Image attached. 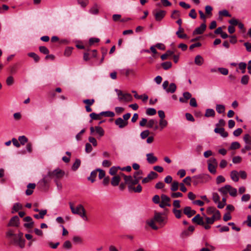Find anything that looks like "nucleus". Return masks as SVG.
I'll list each match as a JSON object with an SVG mask.
<instances>
[{"label":"nucleus","mask_w":251,"mask_h":251,"mask_svg":"<svg viewBox=\"0 0 251 251\" xmlns=\"http://www.w3.org/2000/svg\"><path fill=\"white\" fill-rule=\"evenodd\" d=\"M23 236L22 232H19L18 234H16L12 229H9L6 233V238L12 237V243L18 245L21 248H24L25 246V240Z\"/></svg>","instance_id":"f257e3e1"},{"label":"nucleus","mask_w":251,"mask_h":251,"mask_svg":"<svg viewBox=\"0 0 251 251\" xmlns=\"http://www.w3.org/2000/svg\"><path fill=\"white\" fill-rule=\"evenodd\" d=\"M69 205L73 214L78 215L84 221H88V218L86 215V210L82 204H79L75 207L74 204L70 202Z\"/></svg>","instance_id":"f03ea898"},{"label":"nucleus","mask_w":251,"mask_h":251,"mask_svg":"<svg viewBox=\"0 0 251 251\" xmlns=\"http://www.w3.org/2000/svg\"><path fill=\"white\" fill-rule=\"evenodd\" d=\"M143 171L139 170L136 172L133 175L134 178L131 176H125V183L127 184L128 186H134L139 183V180L142 178V176H137V175H142Z\"/></svg>","instance_id":"7ed1b4c3"},{"label":"nucleus","mask_w":251,"mask_h":251,"mask_svg":"<svg viewBox=\"0 0 251 251\" xmlns=\"http://www.w3.org/2000/svg\"><path fill=\"white\" fill-rule=\"evenodd\" d=\"M115 91L117 93L119 101L121 102H127L132 100V97L131 94L129 93H123L120 90L116 89Z\"/></svg>","instance_id":"20e7f679"},{"label":"nucleus","mask_w":251,"mask_h":251,"mask_svg":"<svg viewBox=\"0 0 251 251\" xmlns=\"http://www.w3.org/2000/svg\"><path fill=\"white\" fill-rule=\"evenodd\" d=\"M65 175V172L59 168L54 170L53 171H49L48 173V176L50 178H54L59 179L62 178Z\"/></svg>","instance_id":"39448f33"},{"label":"nucleus","mask_w":251,"mask_h":251,"mask_svg":"<svg viewBox=\"0 0 251 251\" xmlns=\"http://www.w3.org/2000/svg\"><path fill=\"white\" fill-rule=\"evenodd\" d=\"M90 133L92 135H95V133L99 135L100 138L104 135V131L102 128L99 126H96L95 127L91 126L90 128Z\"/></svg>","instance_id":"423d86ee"},{"label":"nucleus","mask_w":251,"mask_h":251,"mask_svg":"<svg viewBox=\"0 0 251 251\" xmlns=\"http://www.w3.org/2000/svg\"><path fill=\"white\" fill-rule=\"evenodd\" d=\"M161 202L159 204V206L161 208H164L165 206H170V203L171 201L170 198L167 195L162 194L161 196Z\"/></svg>","instance_id":"0eeeda50"},{"label":"nucleus","mask_w":251,"mask_h":251,"mask_svg":"<svg viewBox=\"0 0 251 251\" xmlns=\"http://www.w3.org/2000/svg\"><path fill=\"white\" fill-rule=\"evenodd\" d=\"M176 23L179 25L178 30L176 31V34L177 36L181 39H184L187 37V36L186 34H180V33L184 32V29L181 27L182 20L179 19L176 21Z\"/></svg>","instance_id":"6e6552de"},{"label":"nucleus","mask_w":251,"mask_h":251,"mask_svg":"<svg viewBox=\"0 0 251 251\" xmlns=\"http://www.w3.org/2000/svg\"><path fill=\"white\" fill-rule=\"evenodd\" d=\"M20 225L19 218L17 216L13 217L8 224V226L18 227Z\"/></svg>","instance_id":"1a4fd4ad"},{"label":"nucleus","mask_w":251,"mask_h":251,"mask_svg":"<svg viewBox=\"0 0 251 251\" xmlns=\"http://www.w3.org/2000/svg\"><path fill=\"white\" fill-rule=\"evenodd\" d=\"M115 124L119 128H123L128 125V121H124L122 118H118L115 121Z\"/></svg>","instance_id":"9d476101"},{"label":"nucleus","mask_w":251,"mask_h":251,"mask_svg":"<svg viewBox=\"0 0 251 251\" xmlns=\"http://www.w3.org/2000/svg\"><path fill=\"white\" fill-rule=\"evenodd\" d=\"M206 27V24L203 23L200 26L196 28L195 30L193 31V35H197V34H201L203 33V32L205 31Z\"/></svg>","instance_id":"9b49d317"},{"label":"nucleus","mask_w":251,"mask_h":251,"mask_svg":"<svg viewBox=\"0 0 251 251\" xmlns=\"http://www.w3.org/2000/svg\"><path fill=\"white\" fill-rule=\"evenodd\" d=\"M183 213L188 217L190 218L196 214V211L191 209L189 206H186L183 209Z\"/></svg>","instance_id":"f8f14e48"},{"label":"nucleus","mask_w":251,"mask_h":251,"mask_svg":"<svg viewBox=\"0 0 251 251\" xmlns=\"http://www.w3.org/2000/svg\"><path fill=\"white\" fill-rule=\"evenodd\" d=\"M147 160L151 164H153L157 162V158L152 153H149L146 154Z\"/></svg>","instance_id":"ddd939ff"},{"label":"nucleus","mask_w":251,"mask_h":251,"mask_svg":"<svg viewBox=\"0 0 251 251\" xmlns=\"http://www.w3.org/2000/svg\"><path fill=\"white\" fill-rule=\"evenodd\" d=\"M183 98H180L179 100L181 103H186L189 99L192 98V95L188 92H185L183 93Z\"/></svg>","instance_id":"4468645a"},{"label":"nucleus","mask_w":251,"mask_h":251,"mask_svg":"<svg viewBox=\"0 0 251 251\" xmlns=\"http://www.w3.org/2000/svg\"><path fill=\"white\" fill-rule=\"evenodd\" d=\"M154 17L156 21H161L165 16L166 11L164 10H159L154 13Z\"/></svg>","instance_id":"2eb2a0df"},{"label":"nucleus","mask_w":251,"mask_h":251,"mask_svg":"<svg viewBox=\"0 0 251 251\" xmlns=\"http://www.w3.org/2000/svg\"><path fill=\"white\" fill-rule=\"evenodd\" d=\"M192 222L199 225L204 226V221L203 218L201 217L200 214L196 215L193 219Z\"/></svg>","instance_id":"dca6fc26"},{"label":"nucleus","mask_w":251,"mask_h":251,"mask_svg":"<svg viewBox=\"0 0 251 251\" xmlns=\"http://www.w3.org/2000/svg\"><path fill=\"white\" fill-rule=\"evenodd\" d=\"M214 132L216 133L220 134L221 136L223 137H226L228 136V133L225 131V129L223 127H216L214 129Z\"/></svg>","instance_id":"f3484780"},{"label":"nucleus","mask_w":251,"mask_h":251,"mask_svg":"<svg viewBox=\"0 0 251 251\" xmlns=\"http://www.w3.org/2000/svg\"><path fill=\"white\" fill-rule=\"evenodd\" d=\"M153 219L155 222L159 224L162 223L165 220V217L160 213H155Z\"/></svg>","instance_id":"a211bd4d"},{"label":"nucleus","mask_w":251,"mask_h":251,"mask_svg":"<svg viewBox=\"0 0 251 251\" xmlns=\"http://www.w3.org/2000/svg\"><path fill=\"white\" fill-rule=\"evenodd\" d=\"M128 189L130 192H134L135 193H140L142 191V187L140 185H138L136 187L134 186H128Z\"/></svg>","instance_id":"6ab92c4d"},{"label":"nucleus","mask_w":251,"mask_h":251,"mask_svg":"<svg viewBox=\"0 0 251 251\" xmlns=\"http://www.w3.org/2000/svg\"><path fill=\"white\" fill-rule=\"evenodd\" d=\"M203 58L200 55H197L195 58L194 62L198 66H201L204 63Z\"/></svg>","instance_id":"aec40b11"},{"label":"nucleus","mask_w":251,"mask_h":251,"mask_svg":"<svg viewBox=\"0 0 251 251\" xmlns=\"http://www.w3.org/2000/svg\"><path fill=\"white\" fill-rule=\"evenodd\" d=\"M36 185L35 183H29L27 186V190L25 191V194L27 196L31 195L33 193V190L35 189Z\"/></svg>","instance_id":"412c9836"},{"label":"nucleus","mask_w":251,"mask_h":251,"mask_svg":"<svg viewBox=\"0 0 251 251\" xmlns=\"http://www.w3.org/2000/svg\"><path fill=\"white\" fill-rule=\"evenodd\" d=\"M121 180L120 176L119 175L115 176L112 178L111 184L113 186H118Z\"/></svg>","instance_id":"4be33fe9"},{"label":"nucleus","mask_w":251,"mask_h":251,"mask_svg":"<svg viewBox=\"0 0 251 251\" xmlns=\"http://www.w3.org/2000/svg\"><path fill=\"white\" fill-rule=\"evenodd\" d=\"M229 188H230V185H226L224 187L220 188L218 189L219 192L221 193L223 195L225 196L227 195L229 191Z\"/></svg>","instance_id":"5701e85b"},{"label":"nucleus","mask_w":251,"mask_h":251,"mask_svg":"<svg viewBox=\"0 0 251 251\" xmlns=\"http://www.w3.org/2000/svg\"><path fill=\"white\" fill-rule=\"evenodd\" d=\"M157 122L156 120H153V119H151V120H149V121L148 122L147 126L149 128H152L153 126H155L154 129L156 130V129H157L158 128V126L157 125Z\"/></svg>","instance_id":"b1692460"},{"label":"nucleus","mask_w":251,"mask_h":251,"mask_svg":"<svg viewBox=\"0 0 251 251\" xmlns=\"http://www.w3.org/2000/svg\"><path fill=\"white\" fill-rule=\"evenodd\" d=\"M176 89V85L174 83H171L169 87L166 90V92L173 93H174Z\"/></svg>","instance_id":"393cba45"},{"label":"nucleus","mask_w":251,"mask_h":251,"mask_svg":"<svg viewBox=\"0 0 251 251\" xmlns=\"http://www.w3.org/2000/svg\"><path fill=\"white\" fill-rule=\"evenodd\" d=\"M100 7L97 4H94L90 9L89 12L92 14L96 15L99 12Z\"/></svg>","instance_id":"a878e982"},{"label":"nucleus","mask_w":251,"mask_h":251,"mask_svg":"<svg viewBox=\"0 0 251 251\" xmlns=\"http://www.w3.org/2000/svg\"><path fill=\"white\" fill-rule=\"evenodd\" d=\"M39 214H35L34 215V217L37 219H43L44 216L46 215L47 213V210H40Z\"/></svg>","instance_id":"bb28decb"},{"label":"nucleus","mask_w":251,"mask_h":251,"mask_svg":"<svg viewBox=\"0 0 251 251\" xmlns=\"http://www.w3.org/2000/svg\"><path fill=\"white\" fill-rule=\"evenodd\" d=\"M230 177L231 179L235 182H237L239 180L238 174L236 171H232L231 172Z\"/></svg>","instance_id":"cd10ccee"},{"label":"nucleus","mask_w":251,"mask_h":251,"mask_svg":"<svg viewBox=\"0 0 251 251\" xmlns=\"http://www.w3.org/2000/svg\"><path fill=\"white\" fill-rule=\"evenodd\" d=\"M215 115V111L213 109H207L204 116L206 117H214Z\"/></svg>","instance_id":"c85d7f7f"},{"label":"nucleus","mask_w":251,"mask_h":251,"mask_svg":"<svg viewBox=\"0 0 251 251\" xmlns=\"http://www.w3.org/2000/svg\"><path fill=\"white\" fill-rule=\"evenodd\" d=\"M27 55L29 57L32 58L34 59L35 62L36 63L38 62L40 59V57L34 52H29L27 54Z\"/></svg>","instance_id":"c756f323"},{"label":"nucleus","mask_w":251,"mask_h":251,"mask_svg":"<svg viewBox=\"0 0 251 251\" xmlns=\"http://www.w3.org/2000/svg\"><path fill=\"white\" fill-rule=\"evenodd\" d=\"M243 139L246 145L251 147V136L249 134H246L244 135Z\"/></svg>","instance_id":"7c9ffc66"},{"label":"nucleus","mask_w":251,"mask_h":251,"mask_svg":"<svg viewBox=\"0 0 251 251\" xmlns=\"http://www.w3.org/2000/svg\"><path fill=\"white\" fill-rule=\"evenodd\" d=\"M179 186V183L176 181H174L172 183L171 186V190L173 192H175L178 189V187Z\"/></svg>","instance_id":"2f4dec72"},{"label":"nucleus","mask_w":251,"mask_h":251,"mask_svg":"<svg viewBox=\"0 0 251 251\" xmlns=\"http://www.w3.org/2000/svg\"><path fill=\"white\" fill-rule=\"evenodd\" d=\"M198 176H201V180L202 182H203L204 181H208L211 179L210 176L207 174H202L199 175Z\"/></svg>","instance_id":"473e14b6"},{"label":"nucleus","mask_w":251,"mask_h":251,"mask_svg":"<svg viewBox=\"0 0 251 251\" xmlns=\"http://www.w3.org/2000/svg\"><path fill=\"white\" fill-rule=\"evenodd\" d=\"M174 53V51H173L170 50H167L165 53L162 54L161 56V58L162 60H166L167 59V58L169 56L172 55Z\"/></svg>","instance_id":"72a5a7b5"},{"label":"nucleus","mask_w":251,"mask_h":251,"mask_svg":"<svg viewBox=\"0 0 251 251\" xmlns=\"http://www.w3.org/2000/svg\"><path fill=\"white\" fill-rule=\"evenodd\" d=\"M22 208V205L20 203H16L13 205L12 213H14L15 212H17L19 210L21 209Z\"/></svg>","instance_id":"f704fd0d"},{"label":"nucleus","mask_w":251,"mask_h":251,"mask_svg":"<svg viewBox=\"0 0 251 251\" xmlns=\"http://www.w3.org/2000/svg\"><path fill=\"white\" fill-rule=\"evenodd\" d=\"M97 176V171L95 170L91 172V175L88 177V179L90 180L92 182H94L95 180V178Z\"/></svg>","instance_id":"c9c22d12"},{"label":"nucleus","mask_w":251,"mask_h":251,"mask_svg":"<svg viewBox=\"0 0 251 251\" xmlns=\"http://www.w3.org/2000/svg\"><path fill=\"white\" fill-rule=\"evenodd\" d=\"M173 212L176 218L177 219H180L182 216V212L180 210H178L176 208H173Z\"/></svg>","instance_id":"e433bc0d"},{"label":"nucleus","mask_w":251,"mask_h":251,"mask_svg":"<svg viewBox=\"0 0 251 251\" xmlns=\"http://www.w3.org/2000/svg\"><path fill=\"white\" fill-rule=\"evenodd\" d=\"M121 169L120 167H112L109 170V174L112 176H115L119 169Z\"/></svg>","instance_id":"4c0bfd02"},{"label":"nucleus","mask_w":251,"mask_h":251,"mask_svg":"<svg viewBox=\"0 0 251 251\" xmlns=\"http://www.w3.org/2000/svg\"><path fill=\"white\" fill-rule=\"evenodd\" d=\"M100 115L101 116H104L107 117H113L114 116L115 114L112 111H105L100 113Z\"/></svg>","instance_id":"58836bf2"},{"label":"nucleus","mask_w":251,"mask_h":251,"mask_svg":"<svg viewBox=\"0 0 251 251\" xmlns=\"http://www.w3.org/2000/svg\"><path fill=\"white\" fill-rule=\"evenodd\" d=\"M201 176H199L198 175L194 176L192 179L194 185H197L199 183L202 182L201 180Z\"/></svg>","instance_id":"ea45409f"},{"label":"nucleus","mask_w":251,"mask_h":251,"mask_svg":"<svg viewBox=\"0 0 251 251\" xmlns=\"http://www.w3.org/2000/svg\"><path fill=\"white\" fill-rule=\"evenodd\" d=\"M216 109L217 112L220 114L224 113L225 110V107L224 105L222 104H217Z\"/></svg>","instance_id":"a19ab883"},{"label":"nucleus","mask_w":251,"mask_h":251,"mask_svg":"<svg viewBox=\"0 0 251 251\" xmlns=\"http://www.w3.org/2000/svg\"><path fill=\"white\" fill-rule=\"evenodd\" d=\"M20 145H24L28 141V139L25 136H21L18 138Z\"/></svg>","instance_id":"79ce46f5"},{"label":"nucleus","mask_w":251,"mask_h":251,"mask_svg":"<svg viewBox=\"0 0 251 251\" xmlns=\"http://www.w3.org/2000/svg\"><path fill=\"white\" fill-rule=\"evenodd\" d=\"M80 165V160L76 159L72 166V170L73 171H76Z\"/></svg>","instance_id":"37998d69"},{"label":"nucleus","mask_w":251,"mask_h":251,"mask_svg":"<svg viewBox=\"0 0 251 251\" xmlns=\"http://www.w3.org/2000/svg\"><path fill=\"white\" fill-rule=\"evenodd\" d=\"M219 15L220 16H225L231 17V15L229 13L228 11L226 10H223L219 12Z\"/></svg>","instance_id":"c03bdc74"},{"label":"nucleus","mask_w":251,"mask_h":251,"mask_svg":"<svg viewBox=\"0 0 251 251\" xmlns=\"http://www.w3.org/2000/svg\"><path fill=\"white\" fill-rule=\"evenodd\" d=\"M48 177H49V176H48V175L46 176H45L39 182L40 184L42 186H46L47 184L49 182V180L48 179Z\"/></svg>","instance_id":"a18cd8bd"},{"label":"nucleus","mask_w":251,"mask_h":251,"mask_svg":"<svg viewBox=\"0 0 251 251\" xmlns=\"http://www.w3.org/2000/svg\"><path fill=\"white\" fill-rule=\"evenodd\" d=\"M83 102L86 104V106H91L95 102V100L92 99H86L83 100Z\"/></svg>","instance_id":"49530a36"},{"label":"nucleus","mask_w":251,"mask_h":251,"mask_svg":"<svg viewBox=\"0 0 251 251\" xmlns=\"http://www.w3.org/2000/svg\"><path fill=\"white\" fill-rule=\"evenodd\" d=\"M228 193L231 196L236 197L237 196V190L230 186V188H229Z\"/></svg>","instance_id":"de8ad7c7"},{"label":"nucleus","mask_w":251,"mask_h":251,"mask_svg":"<svg viewBox=\"0 0 251 251\" xmlns=\"http://www.w3.org/2000/svg\"><path fill=\"white\" fill-rule=\"evenodd\" d=\"M147 176L149 177L150 180H151L157 178L158 176V174L154 172L151 171L148 174Z\"/></svg>","instance_id":"09e8293b"},{"label":"nucleus","mask_w":251,"mask_h":251,"mask_svg":"<svg viewBox=\"0 0 251 251\" xmlns=\"http://www.w3.org/2000/svg\"><path fill=\"white\" fill-rule=\"evenodd\" d=\"M162 67L164 70H168L171 68L172 63L169 61L165 62L161 64Z\"/></svg>","instance_id":"8fccbe9b"},{"label":"nucleus","mask_w":251,"mask_h":251,"mask_svg":"<svg viewBox=\"0 0 251 251\" xmlns=\"http://www.w3.org/2000/svg\"><path fill=\"white\" fill-rule=\"evenodd\" d=\"M168 125V122L165 119H160L159 121V126L161 129H163Z\"/></svg>","instance_id":"3c124183"},{"label":"nucleus","mask_w":251,"mask_h":251,"mask_svg":"<svg viewBox=\"0 0 251 251\" xmlns=\"http://www.w3.org/2000/svg\"><path fill=\"white\" fill-rule=\"evenodd\" d=\"M249 80V76L247 75H244L242 76L241 80V82L243 85H247Z\"/></svg>","instance_id":"603ef678"},{"label":"nucleus","mask_w":251,"mask_h":251,"mask_svg":"<svg viewBox=\"0 0 251 251\" xmlns=\"http://www.w3.org/2000/svg\"><path fill=\"white\" fill-rule=\"evenodd\" d=\"M156 113V111L154 108H149L146 110V114L148 115H154Z\"/></svg>","instance_id":"864d4df0"},{"label":"nucleus","mask_w":251,"mask_h":251,"mask_svg":"<svg viewBox=\"0 0 251 251\" xmlns=\"http://www.w3.org/2000/svg\"><path fill=\"white\" fill-rule=\"evenodd\" d=\"M155 220L154 219H151L148 223L149 226H150L152 229L154 230H157L158 229V227L155 225Z\"/></svg>","instance_id":"5fc2aeb1"},{"label":"nucleus","mask_w":251,"mask_h":251,"mask_svg":"<svg viewBox=\"0 0 251 251\" xmlns=\"http://www.w3.org/2000/svg\"><path fill=\"white\" fill-rule=\"evenodd\" d=\"M40 51L45 54H48L49 53V50L45 46H40L39 48Z\"/></svg>","instance_id":"6e6d98bb"},{"label":"nucleus","mask_w":251,"mask_h":251,"mask_svg":"<svg viewBox=\"0 0 251 251\" xmlns=\"http://www.w3.org/2000/svg\"><path fill=\"white\" fill-rule=\"evenodd\" d=\"M14 78L12 76H8L6 80V83L8 86H11V85H13L14 83Z\"/></svg>","instance_id":"4d7b16f0"},{"label":"nucleus","mask_w":251,"mask_h":251,"mask_svg":"<svg viewBox=\"0 0 251 251\" xmlns=\"http://www.w3.org/2000/svg\"><path fill=\"white\" fill-rule=\"evenodd\" d=\"M240 147V145L238 142H234L231 143L230 148L231 150H235L239 149Z\"/></svg>","instance_id":"13d9d810"},{"label":"nucleus","mask_w":251,"mask_h":251,"mask_svg":"<svg viewBox=\"0 0 251 251\" xmlns=\"http://www.w3.org/2000/svg\"><path fill=\"white\" fill-rule=\"evenodd\" d=\"M247 64L244 62H241L239 64V68L242 70V73H245Z\"/></svg>","instance_id":"bf43d9fd"},{"label":"nucleus","mask_w":251,"mask_h":251,"mask_svg":"<svg viewBox=\"0 0 251 251\" xmlns=\"http://www.w3.org/2000/svg\"><path fill=\"white\" fill-rule=\"evenodd\" d=\"M149 134H150V131L148 130H146L142 131L141 133L140 136H141V137L142 139H144L146 138H147V137H148Z\"/></svg>","instance_id":"052dcab7"},{"label":"nucleus","mask_w":251,"mask_h":251,"mask_svg":"<svg viewBox=\"0 0 251 251\" xmlns=\"http://www.w3.org/2000/svg\"><path fill=\"white\" fill-rule=\"evenodd\" d=\"M216 166H215L213 165L208 164V168L209 171L211 173L215 174L216 172Z\"/></svg>","instance_id":"680f3d73"},{"label":"nucleus","mask_w":251,"mask_h":251,"mask_svg":"<svg viewBox=\"0 0 251 251\" xmlns=\"http://www.w3.org/2000/svg\"><path fill=\"white\" fill-rule=\"evenodd\" d=\"M73 48L71 47H68L65 49L64 51V55L66 56H69L71 55L72 52Z\"/></svg>","instance_id":"e2e57ef3"},{"label":"nucleus","mask_w":251,"mask_h":251,"mask_svg":"<svg viewBox=\"0 0 251 251\" xmlns=\"http://www.w3.org/2000/svg\"><path fill=\"white\" fill-rule=\"evenodd\" d=\"M63 248L66 249H71L72 248V244L70 241H66L63 244Z\"/></svg>","instance_id":"0e129e2a"},{"label":"nucleus","mask_w":251,"mask_h":251,"mask_svg":"<svg viewBox=\"0 0 251 251\" xmlns=\"http://www.w3.org/2000/svg\"><path fill=\"white\" fill-rule=\"evenodd\" d=\"M212 199L215 203H217L220 201V197L217 193H213L212 194Z\"/></svg>","instance_id":"69168bd1"},{"label":"nucleus","mask_w":251,"mask_h":251,"mask_svg":"<svg viewBox=\"0 0 251 251\" xmlns=\"http://www.w3.org/2000/svg\"><path fill=\"white\" fill-rule=\"evenodd\" d=\"M216 208L214 207H209L206 210L207 214L211 215L213 214L216 210Z\"/></svg>","instance_id":"338daca9"},{"label":"nucleus","mask_w":251,"mask_h":251,"mask_svg":"<svg viewBox=\"0 0 251 251\" xmlns=\"http://www.w3.org/2000/svg\"><path fill=\"white\" fill-rule=\"evenodd\" d=\"M244 224H247L249 227H251V215L247 216V220L243 222Z\"/></svg>","instance_id":"774afa93"}]
</instances>
